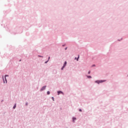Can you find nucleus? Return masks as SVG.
<instances>
[{"mask_svg":"<svg viewBox=\"0 0 128 128\" xmlns=\"http://www.w3.org/2000/svg\"><path fill=\"white\" fill-rule=\"evenodd\" d=\"M106 82V80H96L95 82H96V84H102V82Z\"/></svg>","mask_w":128,"mask_h":128,"instance_id":"1","label":"nucleus"},{"mask_svg":"<svg viewBox=\"0 0 128 128\" xmlns=\"http://www.w3.org/2000/svg\"><path fill=\"white\" fill-rule=\"evenodd\" d=\"M66 61L64 63V64L62 68V70H64V68L66 67Z\"/></svg>","mask_w":128,"mask_h":128,"instance_id":"2","label":"nucleus"},{"mask_svg":"<svg viewBox=\"0 0 128 128\" xmlns=\"http://www.w3.org/2000/svg\"><path fill=\"white\" fill-rule=\"evenodd\" d=\"M6 76H8V75H6L5 77H4V79H5L6 84V82H8V81L6 80Z\"/></svg>","mask_w":128,"mask_h":128,"instance_id":"3","label":"nucleus"},{"mask_svg":"<svg viewBox=\"0 0 128 128\" xmlns=\"http://www.w3.org/2000/svg\"><path fill=\"white\" fill-rule=\"evenodd\" d=\"M46 86H43L42 89L41 90H46Z\"/></svg>","mask_w":128,"mask_h":128,"instance_id":"4","label":"nucleus"},{"mask_svg":"<svg viewBox=\"0 0 128 128\" xmlns=\"http://www.w3.org/2000/svg\"><path fill=\"white\" fill-rule=\"evenodd\" d=\"M60 94H64V93H63L62 92H61V91H58V95H60Z\"/></svg>","mask_w":128,"mask_h":128,"instance_id":"5","label":"nucleus"},{"mask_svg":"<svg viewBox=\"0 0 128 128\" xmlns=\"http://www.w3.org/2000/svg\"><path fill=\"white\" fill-rule=\"evenodd\" d=\"M16 108V104H15L14 106L13 107V108Z\"/></svg>","mask_w":128,"mask_h":128,"instance_id":"6","label":"nucleus"},{"mask_svg":"<svg viewBox=\"0 0 128 128\" xmlns=\"http://www.w3.org/2000/svg\"><path fill=\"white\" fill-rule=\"evenodd\" d=\"M75 120H76V118H73V122H74Z\"/></svg>","mask_w":128,"mask_h":128,"instance_id":"7","label":"nucleus"},{"mask_svg":"<svg viewBox=\"0 0 128 128\" xmlns=\"http://www.w3.org/2000/svg\"><path fill=\"white\" fill-rule=\"evenodd\" d=\"M88 78H92V76H88Z\"/></svg>","mask_w":128,"mask_h":128,"instance_id":"8","label":"nucleus"},{"mask_svg":"<svg viewBox=\"0 0 128 128\" xmlns=\"http://www.w3.org/2000/svg\"><path fill=\"white\" fill-rule=\"evenodd\" d=\"M50 94V91H48V92H47V94Z\"/></svg>","mask_w":128,"mask_h":128,"instance_id":"9","label":"nucleus"},{"mask_svg":"<svg viewBox=\"0 0 128 128\" xmlns=\"http://www.w3.org/2000/svg\"><path fill=\"white\" fill-rule=\"evenodd\" d=\"M78 58H80V56H78V58L76 59V60H77V61L78 60Z\"/></svg>","mask_w":128,"mask_h":128,"instance_id":"10","label":"nucleus"},{"mask_svg":"<svg viewBox=\"0 0 128 128\" xmlns=\"http://www.w3.org/2000/svg\"><path fill=\"white\" fill-rule=\"evenodd\" d=\"M52 100L54 101V97H52Z\"/></svg>","mask_w":128,"mask_h":128,"instance_id":"11","label":"nucleus"},{"mask_svg":"<svg viewBox=\"0 0 128 128\" xmlns=\"http://www.w3.org/2000/svg\"><path fill=\"white\" fill-rule=\"evenodd\" d=\"M88 74H90V71H89V72H88Z\"/></svg>","mask_w":128,"mask_h":128,"instance_id":"12","label":"nucleus"},{"mask_svg":"<svg viewBox=\"0 0 128 128\" xmlns=\"http://www.w3.org/2000/svg\"><path fill=\"white\" fill-rule=\"evenodd\" d=\"M3 80L4 82H4H4V78H3Z\"/></svg>","mask_w":128,"mask_h":128,"instance_id":"13","label":"nucleus"},{"mask_svg":"<svg viewBox=\"0 0 128 128\" xmlns=\"http://www.w3.org/2000/svg\"><path fill=\"white\" fill-rule=\"evenodd\" d=\"M80 112H82V109L79 110Z\"/></svg>","mask_w":128,"mask_h":128,"instance_id":"14","label":"nucleus"},{"mask_svg":"<svg viewBox=\"0 0 128 128\" xmlns=\"http://www.w3.org/2000/svg\"><path fill=\"white\" fill-rule=\"evenodd\" d=\"M67 48H65V50H67Z\"/></svg>","mask_w":128,"mask_h":128,"instance_id":"15","label":"nucleus"},{"mask_svg":"<svg viewBox=\"0 0 128 128\" xmlns=\"http://www.w3.org/2000/svg\"><path fill=\"white\" fill-rule=\"evenodd\" d=\"M50 57H48V60H50Z\"/></svg>","mask_w":128,"mask_h":128,"instance_id":"16","label":"nucleus"},{"mask_svg":"<svg viewBox=\"0 0 128 128\" xmlns=\"http://www.w3.org/2000/svg\"><path fill=\"white\" fill-rule=\"evenodd\" d=\"M93 66H94V65H93Z\"/></svg>","mask_w":128,"mask_h":128,"instance_id":"17","label":"nucleus"},{"mask_svg":"<svg viewBox=\"0 0 128 128\" xmlns=\"http://www.w3.org/2000/svg\"><path fill=\"white\" fill-rule=\"evenodd\" d=\"M47 62H46V64Z\"/></svg>","mask_w":128,"mask_h":128,"instance_id":"18","label":"nucleus"}]
</instances>
